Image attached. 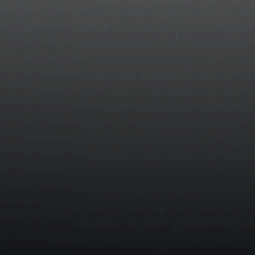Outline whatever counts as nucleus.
<instances>
[{
  "label": "nucleus",
  "instance_id": "f257e3e1",
  "mask_svg": "<svg viewBox=\"0 0 255 255\" xmlns=\"http://www.w3.org/2000/svg\"><path fill=\"white\" fill-rule=\"evenodd\" d=\"M107 16H109V15H107Z\"/></svg>",
  "mask_w": 255,
  "mask_h": 255
}]
</instances>
